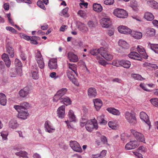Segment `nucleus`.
<instances>
[{"instance_id":"obj_1","label":"nucleus","mask_w":158,"mask_h":158,"mask_svg":"<svg viewBox=\"0 0 158 158\" xmlns=\"http://www.w3.org/2000/svg\"><path fill=\"white\" fill-rule=\"evenodd\" d=\"M29 106V104L24 102L20 105L14 106V108L18 112V117L22 119H26L29 115L27 111V108Z\"/></svg>"},{"instance_id":"obj_2","label":"nucleus","mask_w":158,"mask_h":158,"mask_svg":"<svg viewBox=\"0 0 158 158\" xmlns=\"http://www.w3.org/2000/svg\"><path fill=\"white\" fill-rule=\"evenodd\" d=\"M136 49L137 51L140 55L137 52H131L128 55L129 58L135 60H141L142 58L141 57V55L144 59H146L148 58V56L143 47L140 45H138Z\"/></svg>"},{"instance_id":"obj_3","label":"nucleus","mask_w":158,"mask_h":158,"mask_svg":"<svg viewBox=\"0 0 158 158\" xmlns=\"http://www.w3.org/2000/svg\"><path fill=\"white\" fill-rule=\"evenodd\" d=\"M85 128L86 130L89 132L93 131L94 129L97 130L98 125L96 119L94 118L87 121L85 124Z\"/></svg>"},{"instance_id":"obj_4","label":"nucleus","mask_w":158,"mask_h":158,"mask_svg":"<svg viewBox=\"0 0 158 158\" xmlns=\"http://www.w3.org/2000/svg\"><path fill=\"white\" fill-rule=\"evenodd\" d=\"M99 54L107 61H110L113 58L112 55L108 52L107 48L101 47L99 48Z\"/></svg>"},{"instance_id":"obj_5","label":"nucleus","mask_w":158,"mask_h":158,"mask_svg":"<svg viewBox=\"0 0 158 158\" xmlns=\"http://www.w3.org/2000/svg\"><path fill=\"white\" fill-rule=\"evenodd\" d=\"M124 116L125 118L130 124L134 125L136 123V119L135 114L132 113L126 112Z\"/></svg>"},{"instance_id":"obj_6","label":"nucleus","mask_w":158,"mask_h":158,"mask_svg":"<svg viewBox=\"0 0 158 158\" xmlns=\"http://www.w3.org/2000/svg\"><path fill=\"white\" fill-rule=\"evenodd\" d=\"M113 14L117 17L120 18H125L128 16V13L125 10L119 8L114 9Z\"/></svg>"},{"instance_id":"obj_7","label":"nucleus","mask_w":158,"mask_h":158,"mask_svg":"<svg viewBox=\"0 0 158 158\" xmlns=\"http://www.w3.org/2000/svg\"><path fill=\"white\" fill-rule=\"evenodd\" d=\"M66 73L70 81L76 85L79 86V84L75 78V75L77 76V73L72 72L70 70H67Z\"/></svg>"},{"instance_id":"obj_8","label":"nucleus","mask_w":158,"mask_h":158,"mask_svg":"<svg viewBox=\"0 0 158 158\" xmlns=\"http://www.w3.org/2000/svg\"><path fill=\"white\" fill-rule=\"evenodd\" d=\"M31 89V86H27L21 89L19 92V94L20 97L24 98L26 97L30 93Z\"/></svg>"},{"instance_id":"obj_9","label":"nucleus","mask_w":158,"mask_h":158,"mask_svg":"<svg viewBox=\"0 0 158 158\" xmlns=\"http://www.w3.org/2000/svg\"><path fill=\"white\" fill-rule=\"evenodd\" d=\"M130 131L131 133L137 140L143 142H145L144 136L142 133L138 132L137 131L133 129H131Z\"/></svg>"},{"instance_id":"obj_10","label":"nucleus","mask_w":158,"mask_h":158,"mask_svg":"<svg viewBox=\"0 0 158 158\" xmlns=\"http://www.w3.org/2000/svg\"><path fill=\"white\" fill-rule=\"evenodd\" d=\"M69 145L73 151L79 152H82V149L81 147L76 141H70Z\"/></svg>"},{"instance_id":"obj_11","label":"nucleus","mask_w":158,"mask_h":158,"mask_svg":"<svg viewBox=\"0 0 158 158\" xmlns=\"http://www.w3.org/2000/svg\"><path fill=\"white\" fill-rule=\"evenodd\" d=\"M44 127L45 130L49 133H53L54 132L55 129L52 125L51 122L49 121H46L44 123Z\"/></svg>"},{"instance_id":"obj_12","label":"nucleus","mask_w":158,"mask_h":158,"mask_svg":"<svg viewBox=\"0 0 158 158\" xmlns=\"http://www.w3.org/2000/svg\"><path fill=\"white\" fill-rule=\"evenodd\" d=\"M118 29L119 32L122 34H130L131 32L130 29L124 26H120L118 27Z\"/></svg>"},{"instance_id":"obj_13","label":"nucleus","mask_w":158,"mask_h":158,"mask_svg":"<svg viewBox=\"0 0 158 158\" xmlns=\"http://www.w3.org/2000/svg\"><path fill=\"white\" fill-rule=\"evenodd\" d=\"M100 23L103 27H108L111 25L110 19L108 18H102L100 20Z\"/></svg>"},{"instance_id":"obj_14","label":"nucleus","mask_w":158,"mask_h":158,"mask_svg":"<svg viewBox=\"0 0 158 158\" xmlns=\"http://www.w3.org/2000/svg\"><path fill=\"white\" fill-rule=\"evenodd\" d=\"M65 106L62 105L59 107L57 110V114L59 118H63L65 115Z\"/></svg>"},{"instance_id":"obj_15","label":"nucleus","mask_w":158,"mask_h":158,"mask_svg":"<svg viewBox=\"0 0 158 158\" xmlns=\"http://www.w3.org/2000/svg\"><path fill=\"white\" fill-rule=\"evenodd\" d=\"M140 117L149 127L150 126L151 123L149 120L148 116L145 113L143 112H141L140 114Z\"/></svg>"},{"instance_id":"obj_16","label":"nucleus","mask_w":158,"mask_h":158,"mask_svg":"<svg viewBox=\"0 0 158 158\" xmlns=\"http://www.w3.org/2000/svg\"><path fill=\"white\" fill-rule=\"evenodd\" d=\"M94 106L96 110H99L102 105V101L99 99H95L93 100Z\"/></svg>"},{"instance_id":"obj_17","label":"nucleus","mask_w":158,"mask_h":158,"mask_svg":"<svg viewBox=\"0 0 158 158\" xmlns=\"http://www.w3.org/2000/svg\"><path fill=\"white\" fill-rule=\"evenodd\" d=\"M48 66L51 69H56L57 68V59H52L49 62Z\"/></svg>"},{"instance_id":"obj_18","label":"nucleus","mask_w":158,"mask_h":158,"mask_svg":"<svg viewBox=\"0 0 158 158\" xmlns=\"http://www.w3.org/2000/svg\"><path fill=\"white\" fill-rule=\"evenodd\" d=\"M68 58L70 61L76 62L78 60L77 56L72 52H69L68 54Z\"/></svg>"},{"instance_id":"obj_19","label":"nucleus","mask_w":158,"mask_h":158,"mask_svg":"<svg viewBox=\"0 0 158 158\" xmlns=\"http://www.w3.org/2000/svg\"><path fill=\"white\" fill-rule=\"evenodd\" d=\"M15 64L16 67L19 68L18 69L16 70V72L18 74L21 76L22 73V70L20 68L22 66L21 62L18 59H16L15 61Z\"/></svg>"},{"instance_id":"obj_20","label":"nucleus","mask_w":158,"mask_h":158,"mask_svg":"<svg viewBox=\"0 0 158 158\" xmlns=\"http://www.w3.org/2000/svg\"><path fill=\"white\" fill-rule=\"evenodd\" d=\"M97 94L96 89L93 87L89 88L88 90V95L90 98H94Z\"/></svg>"},{"instance_id":"obj_21","label":"nucleus","mask_w":158,"mask_h":158,"mask_svg":"<svg viewBox=\"0 0 158 158\" xmlns=\"http://www.w3.org/2000/svg\"><path fill=\"white\" fill-rule=\"evenodd\" d=\"M2 58L5 62L6 66L8 68L9 67L11 64V61L8 55L5 53H3L2 55Z\"/></svg>"},{"instance_id":"obj_22","label":"nucleus","mask_w":158,"mask_h":158,"mask_svg":"<svg viewBox=\"0 0 158 158\" xmlns=\"http://www.w3.org/2000/svg\"><path fill=\"white\" fill-rule=\"evenodd\" d=\"M119 63H120V66L127 69L129 68L131 65L130 62L127 60H119Z\"/></svg>"},{"instance_id":"obj_23","label":"nucleus","mask_w":158,"mask_h":158,"mask_svg":"<svg viewBox=\"0 0 158 158\" xmlns=\"http://www.w3.org/2000/svg\"><path fill=\"white\" fill-rule=\"evenodd\" d=\"M106 110L110 113L117 116L119 115L120 112L118 110L112 107L108 108Z\"/></svg>"},{"instance_id":"obj_24","label":"nucleus","mask_w":158,"mask_h":158,"mask_svg":"<svg viewBox=\"0 0 158 158\" xmlns=\"http://www.w3.org/2000/svg\"><path fill=\"white\" fill-rule=\"evenodd\" d=\"M131 35L135 39H139L142 37V34L141 32L133 31H131Z\"/></svg>"},{"instance_id":"obj_25","label":"nucleus","mask_w":158,"mask_h":158,"mask_svg":"<svg viewBox=\"0 0 158 158\" xmlns=\"http://www.w3.org/2000/svg\"><path fill=\"white\" fill-rule=\"evenodd\" d=\"M118 44L119 46L123 48L128 49L129 48L128 44L126 41L122 39L119 40Z\"/></svg>"},{"instance_id":"obj_26","label":"nucleus","mask_w":158,"mask_h":158,"mask_svg":"<svg viewBox=\"0 0 158 158\" xmlns=\"http://www.w3.org/2000/svg\"><path fill=\"white\" fill-rule=\"evenodd\" d=\"M6 52L9 54L10 56L13 57L14 56V52L13 48L9 46L8 44L6 45Z\"/></svg>"},{"instance_id":"obj_27","label":"nucleus","mask_w":158,"mask_h":158,"mask_svg":"<svg viewBox=\"0 0 158 158\" xmlns=\"http://www.w3.org/2000/svg\"><path fill=\"white\" fill-rule=\"evenodd\" d=\"M7 99L5 94L1 93H0V104L4 106L6 105Z\"/></svg>"},{"instance_id":"obj_28","label":"nucleus","mask_w":158,"mask_h":158,"mask_svg":"<svg viewBox=\"0 0 158 158\" xmlns=\"http://www.w3.org/2000/svg\"><path fill=\"white\" fill-rule=\"evenodd\" d=\"M32 77L35 79H37L38 78V69L36 66L35 65V68H33L31 70Z\"/></svg>"},{"instance_id":"obj_29","label":"nucleus","mask_w":158,"mask_h":158,"mask_svg":"<svg viewBox=\"0 0 158 158\" xmlns=\"http://www.w3.org/2000/svg\"><path fill=\"white\" fill-rule=\"evenodd\" d=\"M108 125L109 127L113 129H117L118 127L117 124V122L116 121H111L108 123Z\"/></svg>"},{"instance_id":"obj_30","label":"nucleus","mask_w":158,"mask_h":158,"mask_svg":"<svg viewBox=\"0 0 158 158\" xmlns=\"http://www.w3.org/2000/svg\"><path fill=\"white\" fill-rule=\"evenodd\" d=\"M143 66L144 67L150 69H158V67L156 64H152L148 62H145L143 64Z\"/></svg>"},{"instance_id":"obj_31","label":"nucleus","mask_w":158,"mask_h":158,"mask_svg":"<svg viewBox=\"0 0 158 158\" xmlns=\"http://www.w3.org/2000/svg\"><path fill=\"white\" fill-rule=\"evenodd\" d=\"M93 9L97 12H100L102 10V7L100 4L95 3L93 5Z\"/></svg>"},{"instance_id":"obj_32","label":"nucleus","mask_w":158,"mask_h":158,"mask_svg":"<svg viewBox=\"0 0 158 158\" xmlns=\"http://www.w3.org/2000/svg\"><path fill=\"white\" fill-rule=\"evenodd\" d=\"M104 117V115L102 114L98 116L97 118V120L100 124L105 125L107 123V122L105 120Z\"/></svg>"},{"instance_id":"obj_33","label":"nucleus","mask_w":158,"mask_h":158,"mask_svg":"<svg viewBox=\"0 0 158 158\" xmlns=\"http://www.w3.org/2000/svg\"><path fill=\"white\" fill-rule=\"evenodd\" d=\"M144 17L149 21H152L154 18L153 15L152 13L149 12H146L145 13Z\"/></svg>"},{"instance_id":"obj_34","label":"nucleus","mask_w":158,"mask_h":158,"mask_svg":"<svg viewBox=\"0 0 158 158\" xmlns=\"http://www.w3.org/2000/svg\"><path fill=\"white\" fill-rule=\"evenodd\" d=\"M147 3L152 8L158 9V3L155 1H148Z\"/></svg>"},{"instance_id":"obj_35","label":"nucleus","mask_w":158,"mask_h":158,"mask_svg":"<svg viewBox=\"0 0 158 158\" xmlns=\"http://www.w3.org/2000/svg\"><path fill=\"white\" fill-rule=\"evenodd\" d=\"M9 126L10 127L14 129L16 128L18 126V124L16 120L12 119L9 122Z\"/></svg>"},{"instance_id":"obj_36","label":"nucleus","mask_w":158,"mask_h":158,"mask_svg":"<svg viewBox=\"0 0 158 158\" xmlns=\"http://www.w3.org/2000/svg\"><path fill=\"white\" fill-rule=\"evenodd\" d=\"M79 29L83 32H86L88 30L86 26L83 23H81L78 27Z\"/></svg>"},{"instance_id":"obj_37","label":"nucleus","mask_w":158,"mask_h":158,"mask_svg":"<svg viewBox=\"0 0 158 158\" xmlns=\"http://www.w3.org/2000/svg\"><path fill=\"white\" fill-rule=\"evenodd\" d=\"M155 31L154 29L149 28L147 29L146 34L148 36H152L155 35Z\"/></svg>"},{"instance_id":"obj_38","label":"nucleus","mask_w":158,"mask_h":158,"mask_svg":"<svg viewBox=\"0 0 158 158\" xmlns=\"http://www.w3.org/2000/svg\"><path fill=\"white\" fill-rule=\"evenodd\" d=\"M69 117L71 122L75 121L76 120V117L74 115V112L72 110H70L68 113Z\"/></svg>"},{"instance_id":"obj_39","label":"nucleus","mask_w":158,"mask_h":158,"mask_svg":"<svg viewBox=\"0 0 158 158\" xmlns=\"http://www.w3.org/2000/svg\"><path fill=\"white\" fill-rule=\"evenodd\" d=\"M71 102L70 99L67 97H63L61 101V102H62L66 106L70 104Z\"/></svg>"},{"instance_id":"obj_40","label":"nucleus","mask_w":158,"mask_h":158,"mask_svg":"<svg viewBox=\"0 0 158 158\" xmlns=\"http://www.w3.org/2000/svg\"><path fill=\"white\" fill-rule=\"evenodd\" d=\"M96 58L98 60V62L99 64L102 66H105L108 64L107 62L105 60H104L102 58L99 56H97Z\"/></svg>"},{"instance_id":"obj_41","label":"nucleus","mask_w":158,"mask_h":158,"mask_svg":"<svg viewBox=\"0 0 158 158\" xmlns=\"http://www.w3.org/2000/svg\"><path fill=\"white\" fill-rule=\"evenodd\" d=\"M27 153L24 151H20L15 153V154L16 156H19V157H22L23 158H28V157L27 156Z\"/></svg>"},{"instance_id":"obj_42","label":"nucleus","mask_w":158,"mask_h":158,"mask_svg":"<svg viewBox=\"0 0 158 158\" xmlns=\"http://www.w3.org/2000/svg\"><path fill=\"white\" fill-rule=\"evenodd\" d=\"M131 77L134 79L139 81H143L145 79L141 76L138 74H132L131 75Z\"/></svg>"},{"instance_id":"obj_43","label":"nucleus","mask_w":158,"mask_h":158,"mask_svg":"<svg viewBox=\"0 0 158 158\" xmlns=\"http://www.w3.org/2000/svg\"><path fill=\"white\" fill-rule=\"evenodd\" d=\"M151 49L156 53L158 54V44H150Z\"/></svg>"},{"instance_id":"obj_44","label":"nucleus","mask_w":158,"mask_h":158,"mask_svg":"<svg viewBox=\"0 0 158 158\" xmlns=\"http://www.w3.org/2000/svg\"><path fill=\"white\" fill-rule=\"evenodd\" d=\"M31 39L30 40L31 43L34 44H37L38 42L37 40H40V38L39 37L35 36H31Z\"/></svg>"},{"instance_id":"obj_45","label":"nucleus","mask_w":158,"mask_h":158,"mask_svg":"<svg viewBox=\"0 0 158 158\" xmlns=\"http://www.w3.org/2000/svg\"><path fill=\"white\" fill-rule=\"evenodd\" d=\"M67 91V89L66 88H62L58 91L56 93L57 94L61 96L62 97H64V95L66 93Z\"/></svg>"},{"instance_id":"obj_46","label":"nucleus","mask_w":158,"mask_h":158,"mask_svg":"<svg viewBox=\"0 0 158 158\" xmlns=\"http://www.w3.org/2000/svg\"><path fill=\"white\" fill-rule=\"evenodd\" d=\"M35 58L36 61L43 59L40 52L38 50H37L36 52Z\"/></svg>"},{"instance_id":"obj_47","label":"nucleus","mask_w":158,"mask_h":158,"mask_svg":"<svg viewBox=\"0 0 158 158\" xmlns=\"http://www.w3.org/2000/svg\"><path fill=\"white\" fill-rule=\"evenodd\" d=\"M62 98L63 97H61V96L59 94H57L56 93L53 97V101L56 102L59 101L61 102V101L62 99Z\"/></svg>"},{"instance_id":"obj_48","label":"nucleus","mask_w":158,"mask_h":158,"mask_svg":"<svg viewBox=\"0 0 158 158\" xmlns=\"http://www.w3.org/2000/svg\"><path fill=\"white\" fill-rule=\"evenodd\" d=\"M69 69H71L70 71L72 72H77V66L76 64H69Z\"/></svg>"},{"instance_id":"obj_49","label":"nucleus","mask_w":158,"mask_h":158,"mask_svg":"<svg viewBox=\"0 0 158 158\" xmlns=\"http://www.w3.org/2000/svg\"><path fill=\"white\" fill-rule=\"evenodd\" d=\"M130 6L134 10H136L138 6L137 2L135 0H133L130 2Z\"/></svg>"},{"instance_id":"obj_50","label":"nucleus","mask_w":158,"mask_h":158,"mask_svg":"<svg viewBox=\"0 0 158 158\" xmlns=\"http://www.w3.org/2000/svg\"><path fill=\"white\" fill-rule=\"evenodd\" d=\"M132 147L134 149L137 147L139 145L138 143L136 140L131 141L129 142Z\"/></svg>"},{"instance_id":"obj_51","label":"nucleus","mask_w":158,"mask_h":158,"mask_svg":"<svg viewBox=\"0 0 158 158\" xmlns=\"http://www.w3.org/2000/svg\"><path fill=\"white\" fill-rule=\"evenodd\" d=\"M37 61L38 65V66L39 67V68L42 69H43L44 66V62L43 59Z\"/></svg>"},{"instance_id":"obj_52","label":"nucleus","mask_w":158,"mask_h":158,"mask_svg":"<svg viewBox=\"0 0 158 158\" xmlns=\"http://www.w3.org/2000/svg\"><path fill=\"white\" fill-rule=\"evenodd\" d=\"M151 102L154 106H157L158 105V98H152L150 100Z\"/></svg>"},{"instance_id":"obj_53","label":"nucleus","mask_w":158,"mask_h":158,"mask_svg":"<svg viewBox=\"0 0 158 158\" xmlns=\"http://www.w3.org/2000/svg\"><path fill=\"white\" fill-rule=\"evenodd\" d=\"M38 6L44 10H46V8L44 6L43 2L41 1H38L37 2Z\"/></svg>"},{"instance_id":"obj_54","label":"nucleus","mask_w":158,"mask_h":158,"mask_svg":"<svg viewBox=\"0 0 158 158\" xmlns=\"http://www.w3.org/2000/svg\"><path fill=\"white\" fill-rule=\"evenodd\" d=\"M68 9L69 8L67 7H66L62 11L61 15H63L66 17H68L69 16L68 15V14L67 13Z\"/></svg>"},{"instance_id":"obj_55","label":"nucleus","mask_w":158,"mask_h":158,"mask_svg":"<svg viewBox=\"0 0 158 158\" xmlns=\"http://www.w3.org/2000/svg\"><path fill=\"white\" fill-rule=\"evenodd\" d=\"M6 30L11 31L12 33L15 34L17 33V31L16 30L12 27L7 26L6 27Z\"/></svg>"},{"instance_id":"obj_56","label":"nucleus","mask_w":158,"mask_h":158,"mask_svg":"<svg viewBox=\"0 0 158 158\" xmlns=\"http://www.w3.org/2000/svg\"><path fill=\"white\" fill-rule=\"evenodd\" d=\"M114 0H104V3L106 5H111L113 4Z\"/></svg>"},{"instance_id":"obj_57","label":"nucleus","mask_w":158,"mask_h":158,"mask_svg":"<svg viewBox=\"0 0 158 158\" xmlns=\"http://www.w3.org/2000/svg\"><path fill=\"white\" fill-rule=\"evenodd\" d=\"M90 53L93 55H97L99 53V49L97 50L96 49H93L90 51Z\"/></svg>"},{"instance_id":"obj_58","label":"nucleus","mask_w":158,"mask_h":158,"mask_svg":"<svg viewBox=\"0 0 158 158\" xmlns=\"http://www.w3.org/2000/svg\"><path fill=\"white\" fill-rule=\"evenodd\" d=\"M22 38L25 39L28 41L30 40L31 39V37L28 36L25 34H22V35H20Z\"/></svg>"},{"instance_id":"obj_59","label":"nucleus","mask_w":158,"mask_h":158,"mask_svg":"<svg viewBox=\"0 0 158 158\" xmlns=\"http://www.w3.org/2000/svg\"><path fill=\"white\" fill-rule=\"evenodd\" d=\"M119 60H113L112 63V65L116 67H119L120 65L119 63Z\"/></svg>"},{"instance_id":"obj_60","label":"nucleus","mask_w":158,"mask_h":158,"mask_svg":"<svg viewBox=\"0 0 158 158\" xmlns=\"http://www.w3.org/2000/svg\"><path fill=\"white\" fill-rule=\"evenodd\" d=\"M77 14L82 17H84L85 15V12L81 10H79L77 12Z\"/></svg>"},{"instance_id":"obj_61","label":"nucleus","mask_w":158,"mask_h":158,"mask_svg":"<svg viewBox=\"0 0 158 158\" xmlns=\"http://www.w3.org/2000/svg\"><path fill=\"white\" fill-rule=\"evenodd\" d=\"M101 141L105 144H107V141L106 138L104 136H103L101 137Z\"/></svg>"},{"instance_id":"obj_62","label":"nucleus","mask_w":158,"mask_h":158,"mask_svg":"<svg viewBox=\"0 0 158 158\" xmlns=\"http://www.w3.org/2000/svg\"><path fill=\"white\" fill-rule=\"evenodd\" d=\"M132 147V146H131V145L130 144V143L129 142L126 144L125 146V148L127 150H131L133 149V148Z\"/></svg>"},{"instance_id":"obj_63","label":"nucleus","mask_w":158,"mask_h":158,"mask_svg":"<svg viewBox=\"0 0 158 158\" xmlns=\"http://www.w3.org/2000/svg\"><path fill=\"white\" fill-rule=\"evenodd\" d=\"M88 25L89 27L90 28L95 27V24L94 23L91 21H89L88 23Z\"/></svg>"},{"instance_id":"obj_64","label":"nucleus","mask_w":158,"mask_h":158,"mask_svg":"<svg viewBox=\"0 0 158 158\" xmlns=\"http://www.w3.org/2000/svg\"><path fill=\"white\" fill-rule=\"evenodd\" d=\"M140 87L145 91H148V89L147 88L146 85L143 83H141L139 85Z\"/></svg>"}]
</instances>
